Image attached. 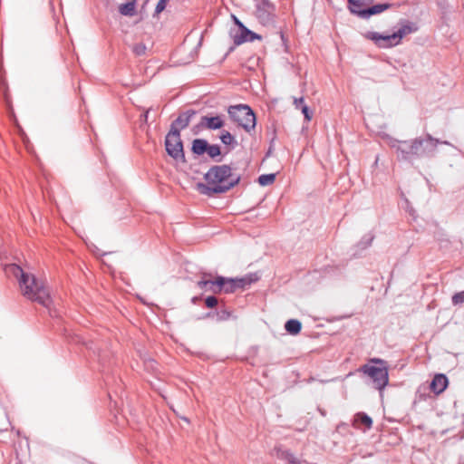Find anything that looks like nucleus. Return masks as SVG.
I'll return each mask as SVG.
<instances>
[{"mask_svg": "<svg viewBox=\"0 0 464 464\" xmlns=\"http://www.w3.org/2000/svg\"><path fill=\"white\" fill-rule=\"evenodd\" d=\"M9 270L18 278L21 293L27 299L37 302L44 307H50L52 299L45 283L34 275L25 273L16 265H10Z\"/></svg>", "mask_w": 464, "mask_h": 464, "instance_id": "1", "label": "nucleus"}, {"mask_svg": "<svg viewBox=\"0 0 464 464\" xmlns=\"http://www.w3.org/2000/svg\"><path fill=\"white\" fill-rule=\"evenodd\" d=\"M207 185H200L202 193H223L236 186L240 178L227 165L212 167L205 175Z\"/></svg>", "mask_w": 464, "mask_h": 464, "instance_id": "2", "label": "nucleus"}, {"mask_svg": "<svg viewBox=\"0 0 464 464\" xmlns=\"http://www.w3.org/2000/svg\"><path fill=\"white\" fill-rule=\"evenodd\" d=\"M438 143V140L428 135L425 139H415L411 143L401 142L398 150L401 151V158L407 160L409 155L423 156L434 151Z\"/></svg>", "mask_w": 464, "mask_h": 464, "instance_id": "3", "label": "nucleus"}, {"mask_svg": "<svg viewBox=\"0 0 464 464\" xmlns=\"http://www.w3.org/2000/svg\"><path fill=\"white\" fill-rule=\"evenodd\" d=\"M370 362L379 364V366L365 364L361 370L372 380L375 387L382 391L389 382L387 362L378 358L371 359Z\"/></svg>", "mask_w": 464, "mask_h": 464, "instance_id": "4", "label": "nucleus"}, {"mask_svg": "<svg viewBox=\"0 0 464 464\" xmlns=\"http://www.w3.org/2000/svg\"><path fill=\"white\" fill-rule=\"evenodd\" d=\"M228 114L234 122L246 131H250L256 126V116L247 105L231 106L228 109Z\"/></svg>", "mask_w": 464, "mask_h": 464, "instance_id": "5", "label": "nucleus"}, {"mask_svg": "<svg viewBox=\"0 0 464 464\" xmlns=\"http://www.w3.org/2000/svg\"><path fill=\"white\" fill-rule=\"evenodd\" d=\"M165 147L168 154L176 160H185L183 144L179 131L176 129L170 130L166 136Z\"/></svg>", "mask_w": 464, "mask_h": 464, "instance_id": "6", "label": "nucleus"}, {"mask_svg": "<svg viewBox=\"0 0 464 464\" xmlns=\"http://www.w3.org/2000/svg\"><path fill=\"white\" fill-rule=\"evenodd\" d=\"M224 284L223 276H217L213 278L209 274H203L197 283L198 286L213 294H219L222 292V285Z\"/></svg>", "mask_w": 464, "mask_h": 464, "instance_id": "7", "label": "nucleus"}, {"mask_svg": "<svg viewBox=\"0 0 464 464\" xmlns=\"http://www.w3.org/2000/svg\"><path fill=\"white\" fill-rule=\"evenodd\" d=\"M357 0H350V11L351 13L357 14L358 16L362 18H368L371 15L380 14L383 11H385L389 5L382 4V5H376L372 7L366 8V9H360L356 8L355 3H357Z\"/></svg>", "mask_w": 464, "mask_h": 464, "instance_id": "8", "label": "nucleus"}, {"mask_svg": "<svg viewBox=\"0 0 464 464\" xmlns=\"http://www.w3.org/2000/svg\"><path fill=\"white\" fill-rule=\"evenodd\" d=\"M367 38L373 41L375 44L381 48H391L399 44L394 33L387 35L380 34L378 33H368Z\"/></svg>", "mask_w": 464, "mask_h": 464, "instance_id": "9", "label": "nucleus"}, {"mask_svg": "<svg viewBox=\"0 0 464 464\" xmlns=\"http://www.w3.org/2000/svg\"><path fill=\"white\" fill-rule=\"evenodd\" d=\"M255 40H261V36L248 30L246 26L240 30L238 29V32L233 34V41L237 45L246 42H253Z\"/></svg>", "mask_w": 464, "mask_h": 464, "instance_id": "10", "label": "nucleus"}, {"mask_svg": "<svg viewBox=\"0 0 464 464\" xmlns=\"http://www.w3.org/2000/svg\"><path fill=\"white\" fill-rule=\"evenodd\" d=\"M199 125L208 130H218L224 126V121L220 116H203Z\"/></svg>", "mask_w": 464, "mask_h": 464, "instance_id": "11", "label": "nucleus"}, {"mask_svg": "<svg viewBox=\"0 0 464 464\" xmlns=\"http://www.w3.org/2000/svg\"><path fill=\"white\" fill-rule=\"evenodd\" d=\"M448 386V379L444 374H437L430 383V390L436 393H441Z\"/></svg>", "mask_w": 464, "mask_h": 464, "instance_id": "12", "label": "nucleus"}, {"mask_svg": "<svg viewBox=\"0 0 464 464\" xmlns=\"http://www.w3.org/2000/svg\"><path fill=\"white\" fill-rule=\"evenodd\" d=\"M354 425L361 429L363 427L364 430H369L372 428V420L364 412H359L354 416Z\"/></svg>", "mask_w": 464, "mask_h": 464, "instance_id": "13", "label": "nucleus"}, {"mask_svg": "<svg viewBox=\"0 0 464 464\" xmlns=\"http://www.w3.org/2000/svg\"><path fill=\"white\" fill-rule=\"evenodd\" d=\"M259 279L256 274H249L240 278H235L237 288L244 289L246 286L250 285L252 283Z\"/></svg>", "mask_w": 464, "mask_h": 464, "instance_id": "14", "label": "nucleus"}, {"mask_svg": "<svg viewBox=\"0 0 464 464\" xmlns=\"http://www.w3.org/2000/svg\"><path fill=\"white\" fill-rule=\"evenodd\" d=\"M191 114L184 113L179 115L177 120L172 123L171 130H179L185 129L188 124L190 121Z\"/></svg>", "mask_w": 464, "mask_h": 464, "instance_id": "15", "label": "nucleus"}, {"mask_svg": "<svg viewBox=\"0 0 464 464\" xmlns=\"http://www.w3.org/2000/svg\"><path fill=\"white\" fill-rule=\"evenodd\" d=\"M136 0H131L126 4H122L119 6V12L122 15L133 16L135 14Z\"/></svg>", "mask_w": 464, "mask_h": 464, "instance_id": "16", "label": "nucleus"}, {"mask_svg": "<svg viewBox=\"0 0 464 464\" xmlns=\"http://www.w3.org/2000/svg\"><path fill=\"white\" fill-rule=\"evenodd\" d=\"M416 28L413 24H404L401 27L398 29L397 32L394 33V35L396 36V40L398 44L401 43V39L405 37L406 35L415 32Z\"/></svg>", "mask_w": 464, "mask_h": 464, "instance_id": "17", "label": "nucleus"}, {"mask_svg": "<svg viewBox=\"0 0 464 464\" xmlns=\"http://www.w3.org/2000/svg\"><path fill=\"white\" fill-rule=\"evenodd\" d=\"M285 328L290 334L295 335L300 333L302 324L298 320L291 319L285 323Z\"/></svg>", "mask_w": 464, "mask_h": 464, "instance_id": "18", "label": "nucleus"}, {"mask_svg": "<svg viewBox=\"0 0 464 464\" xmlns=\"http://www.w3.org/2000/svg\"><path fill=\"white\" fill-rule=\"evenodd\" d=\"M208 146V144L205 140L197 139L192 143V151L195 154L202 155L207 151Z\"/></svg>", "mask_w": 464, "mask_h": 464, "instance_id": "19", "label": "nucleus"}, {"mask_svg": "<svg viewBox=\"0 0 464 464\" xmlns=\"http://www.w3.org/2000/svg\"><path fill=\"white\" fill-rule=\"evenodd\" d=\"M237 283L235 281V278H225L224 277V284L222 285V291L225 293H233L237 290Z\"/></svg>", "mask_w": 464, "mask_h": 464, "instance_id": "20", "label": "nucleus"}, {"mask_svg": "<svg viewBox=\"0 0 464 464\" xmlns=\"http://www.w3.org/2000/svg\"><path fill=\"white\" fill-rule=\"evenodd\" d=\"M276 179L275 174H265L258 178V182L261 186H268L272 184Z\"/></svg>", "mask_w": 464, "mask_h": 464, "instance_id": "21", "label": "nucleus"}, {"mask_svg": "<svg viewBox=\"0 0 464 464\" xmlns=\"http://www.w3.org/2000/svg\"><path fill=\"white\" fill-rule=\"evenodd\" d=\"M132 51L136 56H143L146 54L147 47L144 44L139 43L133 45Z\"/></svg>", "mask_w": 464, "mask_h": 464, "instance_id": "22", "label": "nucleus"}, {"mask_svg": "<svg viewBox=\"0 0 464 464\" xmlns=\"http://www.w3.org/2000/svg\"><path fill=\"white\" fill-rule=\"evenodd\" d=\"M211 158H215L220 155V148L218 145H208L206 151Z\"/></svg>", "mask_w": 464, "mask_h": 464, "instance_id": "23", "label": "nucleus"}, {"mask_svg": "<svg viewBox=\"0 0 464 464\" xmlns=\"http://www.w3.org/2000/svg\"><path fill=\"white\" fill-rule=\"evenodd\" d=\"M220 140L226 145H230L235 141V138L228 131H223Z\"/></svg>", "mask_w": 464, "mask_h": 464, "instance_id": "24", "label": "nucleus"}, {"mask_svg": "<svg viewBox=\"0 0 464 464\" xmlns=\"http://www.w3.org/2000/svg\"><path fill=\"white\" fill-rule=\"evenodd\" d=\"M301 111H302V113L304 116L305 121H310L312 120V118H313V113L309 110L308 106L305 105V104L302 105Z\"/></svg>", "mask_w": 464, "mask_h": 464, "instance_id": "25", "label": "nucleus"}, {"mask_svg": "<svg viewBox=\"0 0 464 464\" xmlns=\"http://www.w3.org/2000/svg\"><path fill=\"white\" fill-rule=\"evenodd\" d=\"M169 0H160L156 5L155 13L160 14L166 8V5Z\"/></svg>", "mask_w": 464, "mask_h": 464, "instance_id": "26", "label": "nucleus"}, {"mask_svg": "<svg viewBox=\"0 0 464 464\" xmlns=\"http://www.w3.org/2000/svg\"><path fill=\"white\" fill-rule=\"evenodd\" d=\"M205 304L208 308H214L218 304V299L214 296H208L205 300Z\"/></svg>", "mask_w": 464, "mask_h": 464, "instance_id": "27", "label": "nucleus"}, {"mask_svg": "<svg viewBox=\"0 0 464 464\" xmlns=\"http://www.w3.org/2000/svg\"><path fill=\"white\" fill-rule=\"evenodd\" d=\"M452 302L455 304H461L462 302H464V292H460V293L456 294L452 297Z\"/></svg>", "mask_w": 464, "mask_h": 464, "instance_id": "28", "label": "nucleus"}, {"mask_svg": "<svg viewBox=\"0 0 464 464\" xmlns=\"http://www.w3.org/2000/svg\"><path fill=\"white\" fill-rule=\"evenodd\" d=\"M358 2L355 3L356 8L362 9V6L367 5L372 2V0H357ZM348 3L350 4V0H348Z\"/></svg>", "mask_w": 464, "mask_h": 464, "instance_id": "29", "label": "nucleus"}, {"mask_svg": "<svg viewBox=\"0 0 464 464\" xmlns=\"http://www.w3.org/2000/svg\"><path fill=\"white\" fill-rule=\"evenodd\" d=\"M304 100L303 97L294 99V105L296 109H301L302 105H304Z\"/></svg>", "mask_w": 464, "mask_h": 464, "instance_id": "30", "label": "nucleus"}, {"mask_svg": "<svg viewBox=\"0 0 464 464\" xmlns=\"http://www.w3.org/2000/svg\"><path fill=\"white\" fill-rule=\"evenodd\" d=\"M234 17V21H235V24L238 26V29L240 30L241 28H244V24L243 23L238 20L236 16H233Z\"/></svg>", "mask_w": 464, "mask_h": 464, "instance_id": "31", "label": "nucleus"}, {"mask_svg": "<svg viewBox=\"0 0 464 464\" xmlns=\"http://www.w3.org/2000/svg\"><path fill=\"white\" fill-rule=\"evenodd\" d=\"M197 300H198V298H197V297H194V298L192 299L193 303H196V301H197Z\"/></svg>", "mask_w": 464, "mask_h": 464, "instance_id": "32", "label": "nucleus"}]
</instances>
